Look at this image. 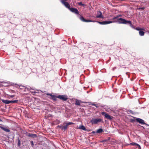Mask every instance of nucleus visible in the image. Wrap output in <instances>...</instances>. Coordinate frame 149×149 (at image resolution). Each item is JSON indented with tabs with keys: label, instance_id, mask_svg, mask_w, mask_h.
<instances>
[{
	"label": "nucleus",
	"instance_id": "2f4dec72",
	"mask_svg": "<svg viewBox=\"0 0 149 149\" xmlns=\"http://www.w3.org/2000/svg\"><path fill=\"white\" fill-rule=\"evenodd\" d=\"M92 133H95V132L94 131H93V132H92Z\"/></svg>",
	"mask_w": 149,
	"mask_h": 149
},
{
	"label": "nucleus",
	"instance_id": "1a4fd4ad",
	"mask_svg": "<svg viewBox=\"0 0 149 149\" xmlns=\"http://www.w3.org/2000/svg\"><path fill=\"white\" fill-rule=\"evenodd\" d=\"M46 95H47L51 96L52 97V99L54 101H56V100L57 96H56L55 95H52V94L50 93H46Z\"/></svg>",
	"mask_w": 149,
	"mask_h": 149
},
{
	"label": "nucleus",
	"instance_id": "f3484780",
	"mask_svg": "<svg viewBox=\"0 0 149 149\" xmlns=\"http://www.w3.org/2000/svg\"><path fill=\"white\" fill-rule=\"evenodd\" d=\"M103 132L104 131L102 129L100 128L97 130L96 132L97 133H100Z\"/></svg>",
	"mask_w": 149,
	"mask_h": 149
},
{
	"label": "nucleus",
	"instance_id": "c756f323",
	"mask_svg": "<svg viewBox=\"0 0 149 149\" xmlns=\"http://www.w3.org/2000/svg\"><path fill=\"white\" fill-rule=\"evenodd\" d=\"M31 92L32 93H36V92Z\"/></svg>",
	"mask_w": 149,
	"mask_h": 149
},
{
	"label": "nucleus",
	"instance_id": "393cba45",
	"mask_svg": "<svg viewBox=\"0 0 149 149\" xmlns=\"http://www.w3.org/2000/svg\"><path fill=\"white\" fill-rule=\"evenodd\" d=\"M145 8H144V7H141V8H139L138 9H139V10H144Z\"/></svg>",
	"mask_w": 149,
	"mask_h": 149
},
{
	"label": "nucleus",
	"instance_id": "4468645a",
	"mask_svg": "<svg viewBox=\"0 0 149 149\" xmlns=\"http://www.w3.org/2000/svg\"><path fill=\"white\" fill-rule=\"evenodd\" d=\"M2 101L6 104H8L10 103V101L8 100H2Z\"/></svg>",
	"mask_w": 149,
	"mask_h": 149
},
{
	"label": "nucleus",
	"instance_id": "4be33fe9",
	"mask_svg": "<svg viewBox=\"0 0 149 149\" xmlns=\"http://www.w3.org/2000/svg\"><path fill=\"white\" fill-rule=\"evenodd\" d=\"M18 144L19 146H20V141L19 139H18Z\"/></svg>",
	"mask_w": 149,
	"mask_h": 149
},
{
	"label": "nucleus",
	"instance_id": "7c9ffc66",
	"mask_svg": "<svg viewBox=\"0 0 149 149\" xmlns=\"http://www.w3.org/2000/svg\"><path fill=\"white\" fill-rule=\"evenodd\" d=\"M93 105H94V106H95L96 107V104H93Z\"/></svg>",
	"mask_w": 149,
	"mask_h": 149
},
{
	"label": "nucleus",
	"instance_id": "2eb2a0df",
	"mask_svg": "<svg viewBox=\"0 0 149 149\" xmlns=\"http://www.w3.org/2000/svg\"><path fill=\"white\" fill-rule=\"evenodd\" d=\"M27 135L29 137L33 138H35L37 137L36 134H28Z\"/></svg>",
	"mask_w": 149,
	"mask_h": 149
},
{
	"label": "nucleus",
	"instance_id": "a878e982",
	"mask_svg": "<svg viewBox=\"0 0 149 149\" xmlns=\"http://www.w3.org/2000/svg\"><path fill=\"white\" fill-rule=\"evenodd\" d=\"M10 93H15V91L13 90H11L10 91Z\"/></svg>",
	"mask_w": 149,
	"mask_h": 149
},
{
	"label": "nucleus",
	"instance_id": "c85d7f7f",
	"mask_svg": "<svg viewBox=\"0 0 149 149\" xmlns=\"http://www.w3.org/2000/svg\"><path fill=\"white\" fill-rule=\"evenodd\" d=\"M19 87H24V86H22V85H21L19 86Z\"/></svg>",
	"mask_w": 149,
	"mask_h": 149
},
{
	"label": "nucleus",
	"instance_id": "dca6fc26",
	"mask_svg": "<svg viewBox=\"0 0 149 149\" xmlns=\"http://www.w3.org/2000/svg\"><path fill=\"white\" fill-rule=\"evenodd\" d=\"M130 145L134 146H138L139 148H141V147L138 144H137L136 143H135L134 142H132V143H131L130 144Z\"/></svg>",
	"mask_w": 149,
	"mask_h": 149
},
{
	"label": "nucleus",
	"instance_id": "9d476101",
	"mask_svg": "<svg viewBox=\"0 0 149 149\" xmlns=\"http://www.w3.org/2000/svg\"><path fill=\"white\" fill-rule=\"evenodd\" d=\"M97 15L96 17L97 18H102L103 17V16L102 15V13L100 11H98L97 12Z\"/></svg>",
	"mask_w": 149,
	"mask_h": 149
},
{
	"label": "nucleus",
	"instance_id": "7ed1b4c3",
	"mask_svg": "<svg viewBox=\"0 0 149 149\" xmlns=\"http://www.w3.org/2000/svg\"><path fill=\"white\" fill-rule=\"evenodd\" d=\"M101 114L104 116L105 118L110 120H111L112 119V117L109 115L107 113L105 112H102Z\"/></svg>",
	"mask_w": 149,
	"mask_h": 149
},
{
	"label": "nucleus",
	"instance_id": "b1692460",
	"mask_svg": "<svg viewBox=\"0 0 149 149\" xmlns=\"http://www.w3.org/2000/svg\"><path fill=\"white\" fill-rule=\"evenodd\" d=\"M136 29L137 30L139 31H140L141 30H143V29H142L141 28H139L138 27L136 28Z\"/></svg>",
	"mask_w": 149,
	"mask_h": 149
},
{
	"label": "nucleus",
	"instance_id": "f257e3e1",
	"mask_svg": "<svg viewBox=\"0 0 149 149\" xmlns=\"http://www.w3.org/2000/svg\"><path fill=\"white\" fill-rule=\"evenodd\" d=\"M121 16V15H118L116 17H114L111 19V20H113V21H105L102 22H98L100 24L102 25L107 24L114 22H117L119 24H128L130 25L131 27H133V25L132 24V22L131 21H128L122 18H119V17Z\"/></svg>",
	"mask_w": 149,
	"mask_h": 149
},
{
	"label": "nucleus",
	"instance_id": "bb28decb",
	"mask_svg": "<svg viewBox=\"0 0 149 149\" xmlns=\"http://www.w3.org/2000/svg\"><path fill=\"white\" fill-rule=\"evenodd\" d=\"M61 0V2L62 3L64 2L67 1L68 0Z\"/></svg>",
	"mask_w": 149,
	"mask_h": 149
},
{
	"label": "nucleus",
	"instance_id": "6e6552de",
	"mask_svg": "<svg viewBox=\"0 0 149 149\" xmlns=\"http://www.w3.org/2000/svg\"><path fill=\"white\" fill-rule=\"evenodd\" d=\"M136 120L137 122L141 124L144 125L145 124L144 120L141 119L136 118Z\"/></svg>",
	"mask_w": 149,
	"mask_h": 149
},
{
	"label": "nucleus",
	"instance_id": "aec40b11",
	"mask_svg": "<svg viewBox=\"0 0 149 149\" xmlns=\"http://www.w3.org/2000/svg\"><path fill=\"white\" fill-rule=\"evenodd\" d=\"M19 101L18 100H15L10 101V103H17Z\"/></svg>",
	"mask_w": 149,
	"mask_h": 149
},
{
	"label": "nucleus",
	"instance_id": "ddd939ff",
	"mask_svg": "<svg viewBox=\"0 0 149 149\" xmlns=\"http://www.w3.org/2000/svg\"><path fill=\"white\" fill-rule=\"evenodd\" d=\"M78 129H81L85 131H87V130L86 129L85 126L83 125H82L79 127Z\"/></svg>",
	"mask_w": 149,
	"mask_h": 149
},
{
	"label": "nucleus",
	"instance_id": "a211bd4d",
	"mask_svg": "<svg viewBox=\"0 0 149 149\" xmlns=\"http://www.w3.org/2000/svg\"><path fill=\"white\" fill-rule=\"evenodd\" d=\"M81 103V101L79 100H76L75 101V104L77 105H80Z\"/></svg>",
	"mask_w": 149,
	"mask_h": 149
},
{
	"label": "nucleus",
	"instance_id": "412c9836",
	"mask_svg": "<svg viewBox=\"0 0 149 149\" xmlns=\"http://www.w3.org/2000/svg\"><path fill=\"white\" fill-rule=\"evenodd\" d=\"M7 95L8 96L10 97L11 98H13L15 96V95H10L8 94H7Z\"/></svg>",
	"mask_w": 149,
	"mask_h": 149
},
{
	"label": "nucleus",
	"instance_id": "cd10ccee",
	"mask_svg": "<svg viewBox=\"0 0 149 149\" xmlns=\"http://www.w3.org/2000/svg\"><path fill=\"white\" fill-rule=\"evenodd\" d=\"M31 145L32 147H33V146H34V143L33 142V141H31Z\"/></svg>",
	"mask_w": 149,
	"mask_h": 149
},
{
	"label": "nucleus",
	"instance_id": "f8f14e48",
	"mask_svg": "<svg viewBox=\"0 0 149 149\" xmlns=\"http://www.w3.org/2000/svg\"><path fill=\"white\" fill-rule=\"evenodd\" d=\"M0 128L2 129L3 130L7 132H10V130L8 129L7 128L4 127H3L0 126Z\"/></svg>",
	"mask_w": 149,
	"mask_h": 149
},
{
	"label": "nucleus",
	"instance_id": "39448f33",
	"mask_svg": "<svg viewBox=\"0 0 149 149\" xmlns=\"http://www.w3.org/2000/svg\"><path fill=\"white\" fill-rule=\"evenodd\" d=\"M57 98L63 101H66L68 99L67 97L65 95H59L57 96Z\"/></svg>",
	"mask_w": 149,
	"mask_h": 149
},
{
	"label": "nucleus",
	"instance_id": "f03ea898",
	"mask_svg": "<svg viewBox=\"0 0 149 149\" xmlns=\"http://www.w3.org/2000/svg\"><path fill=\"white\" fill-rule=\"evenodd\" d=\"M102 121V120L100 118H93L91 120L90 122L92 124H96L99 123Z\"/></svg>",
	"mask_w": 149,
	"mask_h": 149
},
{
	"label": "nucleus",
	"instance_id": "20e7f679",
	"mask_svg": "<svg viewBox=\"0 0 149 149\" xmlns=\"http://www.w3.org/2000/svg\"><path fill=\"white\" fill-rule=\"evenodd\" d=\"M74 124L72 122H69L66 123V125L64 126H62L61 127V128L62 130H65L67 128L68 126L69 125Z\"/></svg>",
	"mask_w": 149,
	"mask_h": 149
},
{
	"label": "nucleus",
	"instance_id": "423d86ee",
	"mask_svg": "<svg viewBox=\"0 0 149 149\" xmlns=\"http://www.w3.org/2000/svg\"><path fill=\"white\" fill-rule=\"evenodd\" d=\"M80 19L82 22H94L95 21H93L90 20H87L85 19L83 17L81 16L80 17Z\"/></svg>",
	"mask_w": 149,
	"mask_h": 149
},
{
	"label": "nucleus",
	"instance_id": "6ab92c4d",
	"mask_svg": "<svg viewBox=\"0 0 149 149\" xmlns=\"http://www.w3.org/2000/svg\"><path fill=\"white\" fill-rule=\"evenodd\" d=\"M143 30H141L139 31V34L141 36H143L144 34V32L143 31Z\"/></svg>",
	"mask_w": 149,
	"mask_h": 149
},
{
	"label": "nucleus",
	"instance_id": "473e14b6",
	"mask_svg": "<svg viewBox=\"0 0 149 149\" xmlns=\"http://www.w3.org/2000/svg\"><path fill=\"white\" fill-rule=\"evenodd\" d=\"M1 120L0 119V121H1Z\"/></svg>",
	"mask_w": 149,
	"mask_h": 149
},
{
	"label": "nucleus",
	"instance_id": "0eeeda50",
	"mask_svg": "<svg viewBox=\"0 0 149 149\" xmlns=\"http://www.w3.org/2000/svg\"><path fill=\"white\" fill-rule=\"evenodd\" d=\"M72 12L77 14H79V12L77 9L76 8H71L69 9Z\"/></svg>",
	"mask_w": 149,
	"mask_h": 149
},
{
	"label": "nucleus",
	"instance_id": "9b49d317",
	"mask_svg": "<svg viewBox=\"0 0 149 149\" xmlns=\"http://www.w3.org/2000/svg\"><path fill=\"white\" fill-rule=\"evenodd\" d=\"M62 3L66 7L68 8L69 9L71 8L70 6L69 3L66 1L63 3Z\"/></svg>",
	"mask_w": 149,
	"mask_h": 149
},
{
	"label": "nucleus",
	"instance_id": "5701e85b",
	"mask_svg": "<svg viewBox=\"0 0 149 149\" xmlns=\"http://www.w3.org/2000/svg\"><path fill=\"white\" fill-rule=\"evenodd\" d=\"M78 4L79 5L81 6H84V4H83L81 2L79 3Z\"/></svg>",
	"mask_w": 149,
	"mask_h": 149
}]
</instances>
